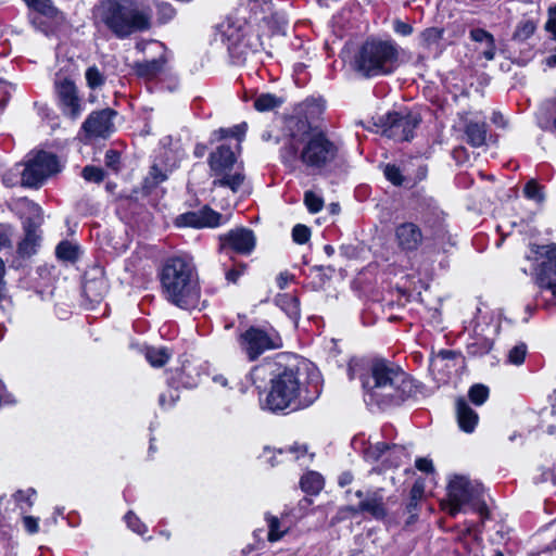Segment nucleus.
<instances>
[{
    "label": "nucleus",
    "mask_w": 556,
    "mask_h": 556,
    "mask_svg": "<svg viewBox=\"0 0 556 556\" xmlns=\"http://www.w3.org/2000/svg\"><path fill=\"white\" fill-rule=\"evenodd\" d=\"M288 129L290 138L280 150L285 165L300 162L309 173L321 174L337 161L339 144L323 130L313 128L306 118H290Z\"/></svg>",
    "instance_id": "f257e3e1"
},
{
    "label": "nucleus",
    "mask_w": 556,
    "mask_h": 556,
    "mask_svg": "<svg viewBox=\"0 0 556 556\" xmlns=\"http://www.w3.org/2000/svg\"><path fill=\"white\" fill-rule=\"evenodd\" d=\"M271 370L266 407L271 412L308 407L318 397L317 386L307 381L309 364L296 356H278Z\"/></svg>",
    "instance_id": "f03ea898"
},
{
    "label": "nucleus",
    "mask_w": 556,
    "mask_h": 556,
    "mask_svg": "<svg viewBox=\"0 0 556 556\" xmlns=\"http://www.w3.org/2000/svg\"><path fill=\"white\" fill-rule=\"evenodd\" d=\"M162 294L173 305L182 309L195 308L200 302L197 267L188 255L166 260L161 271Z\"/></svg>",
    "instance_id": "7ed1b4c3"
},
{
    "label": "nucleus",
    "mask_w": 556,
    "mask_h": 556,
    "mask_svg": "<svg viewBox=\"0 0 556 556\" xmlns=\"http://www.w3.org/2000/svg\"><path fill=\"white\" fill-rule=\"evenodd\" d=\"M363 388L368 401L380 407L399 405L416 392L414 380L401 367L386 359L371 364L370 376L364 380Z\"/></svg>",
    "instance_id": "20e7f679"
},
{
    "label": "nucleus",
    "mask_w": 556,
    "mask_h": 556,
    "mask_svg": "<svg viewBox=\"0 0 556 556\" xmlns=\"http://www.w3.org/2000/svg\"><path fill=\"white\" fill-rule=\"evenodd\" d=\"M96 17L116 38L125 39L152 26V8L148 0H101Z\"/></svg>",
    "instance_id": "39448f33"
},
{
    "label": "nucleus",
    "mask_w": 556,
    "mask_h": 556,
    "mask_svg": "<svg viewBox=\"0 0 556 556\" xmlns=\"http://www.w3.org/2000/svg\"><path fill=\"white\" fill-rule=\"evenodd\" d=\"M401 48L391 39H368L355 54L354 68L363 77L393 74L401 65Z\"/></svg>",
    "instance_id": "423d86ee"
},
{
    "label": "nucleus",
    "mask_w": 556,
    "mask_h": 556,
    "mask_svg": "<svg viewBox=\"0 0 556 556\" xmlns=\"http://www.w3.org/2000/svg\"><path fill=\"white\" fill-rule=\"evenodd\" d=\"M483 493L481 483L464 476H456L448 483V514L456 516L463 509L469 508L482 515L486 510Z\"/></svg>",
    "instance_id": "0eeeda50"
},
{
    "label": "nucleus",
    "mask_w": 556,
    "mask_h": 556,
    "mask_svg": "<svg viewBox=\"0 0 556 556\" xmlns=\"http://www.w3.org/2000/svg\"><path fill=\"white\" fill-rule=\"evenodd\" d=\"M236 164V156L230 147L222 144L208 156V165L212 175L215 177L213 187L229 188L232 192H237L242 186L245 176L242 169L231 173Z\"/></svg>",
    "instance_id": "6e6552de"
},
{
    "label": "nucleus",
    "mask_w": 556,
    "mask_h": 556,
    "mask_svg": "<svg viewBox=\"0 0 556 556\" xmlns=\"http://www.w3.org/2000/svg\"><path fill=\"white\" fill-rule=\"evenodd\" d=\"M241 352L249 361H256L263 353L282 346L279 333L273 328L251 326L238 337Z\"/></svg>",
    "instance_id": "1a4fd4ad"
},
{
    "label": "nucleus",
    "mask_w": 556,
    "mask_h": 556,
    "mask_svg": "<svg viewBox=\"0 0 556 556\" xmlns=\"http://www.w3.org/2000/svg\"><path fill=\"white\" fill-rule=\"evenodd\" d=\"M534 252L545 258L536 273L540 298L548 304L556 305V245H538Z\"/></svg>",
    "instance_id": "9d476101"
},
{
    "label": "nucleus",
    "mask_w": 556,
    "mask_h": 556,
    "mask_svg": "<svg viewBox=\"0 0 556 556\" xmlns=\"http://www.w3.org/2000/svg\"><path fill=\"white\" fill-rule=\"evenodd\" d=\"M59 170L58 157L52 153L40 151L25 163L21 173V185L39 188L48 177Z\"/></svg>",
    "instance_id": "9b49d317"
},
{
    "label": "nucleus",
    "mask_w": 556,
    "mask_h": 556,
    "mask_svg": "<svg viewBox=\"0 0 556 556\" xmlns=\"http://www.w3.org/2000/svg\"><path fill=\"white\" fill-rule=\"evenodd\" d=\"M26 208L28 215L23 222L25 237L17 247V253L22 257H29L36 253L40 241L39 228L43 222L42 210L38 204L27 202Z\"/></svg>",
    "instance_id": "f8f14e48"
},
{
    "label": "nucleus",
    "mask_w": 556,
    "mask_h": 556,
    "mask_svg": "<svg viewBox=\"0 0 556 556\" xmlns=\"http://www.w3.org/2000/svg\"><path fill=\"white\" fill-rule=\"evenodd\" d=\"M419 123L420 116L417 113H389L382 121V134L395 141H408Z\"/></svg>",
    "instance_id": "ddd939ff"
},
{
    "label": "nucleus",
    "mask_w": 556,
    "mask_h": 556,
    "mask_svg": "<svg viewBox=\"0 0 556 556\" xmlns=\"http://www.w3.org/2000/svg\"><path fill=\"white\" fill-rule=\"evenodd\" d=\"M227 220L228 218L205 205L198 211L180 214L176 218V225L178 227L216 228Z\"/></svg>",
    "instance_id": "4468645a"
},
{
    "label": "nucleus",
    "mask_w": 556,
    "mask_h": 556,
    "mask_svg": "<svg viewBox=\"0 0 556 556\" xmlns=\"http://www.w3.org/2000/svg\"><path fill=\"white\" fill-rule=\"evenodd\" d=\"M220 250H231L241 255H250L256 245L254 232L244 227L235 228L219 237Z\"/></svg>",
    "instance_id": "2eb2a0df"
},
{
    "label": "nucleus",
    "mask_w": 556,
    "mask_h": 556,
    "mask_svg": "<svg viewBox=\"0 0 556 556\" xmlns=\"http://www.w3.org/2000/svg\"><path fill=\"white\" fill-rule=\"evenodd\" d=\"M55 90L63 114L72 119H77L83 112V103L75 84L70 79H63L55 83Z\"/></svg>",
    "instance_id": "dca6fc26"
},
{
    "label": "nucleus",
    "mask_w": 556,
    "mask_h": 556,
    "mask_svg": "<svg viewBox=\"0 0 556 556\" xmlns=\"http://www.w3.org/2000/svg\"><path fill=\"white\" fill-rule=\"evenodd\" d=\"M421 228L413 222H403L394 228V240L397 249L406 254L416 252L424 242Z\"/></svg>",
    "instance_id": "f3484780"
},
{
    "label": "nucleus",
    "mask_w": 556,
    "mask_h": 556,
    "mask_svg": "<svg viewBox=\"0 0 556 556\" xmlns=\"http://www.w3.org/2000/svg\"><path fill=\"white\" fill-rule=\"evenodd\" d=\"M355 495L361 501L356 507L349 508L353 514L366 513L376 519H383L387 516L382 490L368 491L366 493L358 490Z\"/></svg>",
    "instance_id": "a211bd4d"
},
{
    "label": "nucleus",
    "mask_w": 556,
    "mask_h": 556,
    "mask_svg": "<svg viewBox=\"0 0 556 556\" xmlns=\"http://www.w3.org/2000/svg\"><path fill=\"white\" fill-rule=\"evenodd\" d=\"M115 111L104 109L92 112L83 124V129L88 137H106L113 131L112 118Z\"/></svg>",
    "instance_id": "6ab92c4d"
},
{
    "label": "nucleus",
    "mask_w": 556,
    "mask_h": 556,
    "mask_svg": "<svg viewBox=\"0 0 556 556\" xmlns=\"http://www.w3.org/2000/svg\"><path fill=\"white\" fill-rule=\"evenodd\" d=\"M463 364L462 355L453 350H441L430 359V370L438 375V380H446L453 370Z\"/></svg>",
    "instance_id": "aec40b11"
},
{
    "label": "nucleus",
    "mask_w": 556,
    "mask_h": 556,
    "mask_svg": "<svg viewBox=\"0 0 556 556\" xmlns=\"http://www.w3.org/2000/svg\"><path fill=\"white\" fill-rule=\"evenodd\" d=\"M469 38L479 45L477 51H479L486 61L494 60L496 55V45L494 36L491 33L483 28H472L469 31Z\"/></svg>",
    "instance_id": "412c9836"
},
{
    "label": "nucleus",
    "mask_w": 556,
    "mask_h": 556,
    "mask_svg": "<svg viewBox=\"0 0 556 556\" xmlns=\"http://www.w3.org/2000/svg\"><path fill=\"white\" fill-rule=\"evenodd\" d=\"M455 410L460 430L471 433L478 424V414L470 407L464 397H458L456 400Z\"/></svg>",
    "instance_id": "4be33fe9"
},
{
    "label": "nucleus",
    "mask_w": 556,
    "mask_h": 556,
    "mask_svg": "<svg viewBox=\"0 0 556 556\" xmlns=\"http://www.w3.org/2000/svg\"><path fill=\"white\" fill-rule=\"evenodd\" d=\"M464 132L467 143L473 148H479L485 144L488 125L483 121H466Z\"/></svg>",
    "instance_id": "5701e85b"
},
{
    "label": "nucleus",
    "mask_w": 556,
    "mask_h": 556,
    "mask_svg": "<svg viewBox=\"0 0 556 556\" xmlns=\"http://www.w3.org/2000/svg\"><path fill=\"white\" fill-rule=\"evenodd\" d=\"M387 452H390L397 458V460L394 463L395 466H399L402 456L408 457V454L404 446H400L396 444L389 445L388 443L384 442H378L375 445L367 448L365 452V456L367 459L376 462L379 460L382 457V455Z\"/></svg>",
    "instance_id": "b1692460"
},
{
    "label": "nucleus",
    "mask_w": 556,
    "mask_h": 556,
    "mask_svg": "<svg viewBox=\"0 0 556 556\" xmlns=\"http://www.w3.org/2000/svg\"><path fill=\"white\" fill-rule=\"evenodd\" d=\"M276 305L286 313V315L294 323L298 324L301 317L300 301L296 296L289 293H281L275 298Z\"/></svg>",
    "instance_id": "393cba45"
},
{
    "label": "nucleus",
    "mask_w": 556,
    "mask_h": 556,
    "mask_svg": "<svg viewBox=\"0 0 556 556\" xmlns=\"http://www.w3.org/2000/svg\"><path fill=\"white\" fill-rule=\"evenodd\" d=\"M164 63L165 61L162 58L153 59L150 61L138 62L135 64L134 68L139 77L152 79L162 72Z\"/></svg>",
    "instance_id": "a878e982"
},
{
    "label": "nucleus",
    "mask_w": 556,
    "mask_h": 556,
    "mask_svg": "<svg viewBox=\"0 0 556 556\" xmlns=\"http://www.w3.org/2000/svg\"><path fill=\"white\" fill-rule=\"evenodd\" d=\"M300 486L303 492L315 495L324 488V479L318 472L309 471L302 476Z\"/></svg>",
    "instance_id": "bb28decb"
},
{
    "label": "nucleus",
    "mask_w": 556,
    "mask_h": 556,
    "mask_svg": "<svg viewBox=\"0 0 556 556\" xmlns=\"http://www.w3.org/2000/svg\"><path fill=\"white\" fill-rule=\"evenodd\" d=\"M80 249L78 244L70 241H61L55 249V255L60 261L74 263L79 258Z\"/></svg>",
    "instance_id": "cd10ccee"
},
{
    "label": "nucleus",
    "mask_w": 556,
    "mask_h": 556,
    "mask_svg": "<svg viewBox=\"0 0 556 556\" xmlns=\"http://www.w3.org/2000/svg\"><path fill=\"white\" fill-rule=\"evenodd\" d=\"M282 99L273 93H261L254 99L253 106L258 112H268L279 108Z\"/></svg>",
    "instance_id": "c85d7f7f"
},
{
    "label": "nucleus",
    "mask_w": 556,
    "mask_h": 556,
    "mask_svg": "<svg viewBox=\"0 0 556 556\" xmlns=\"http://www.w3.org/2000/svg\"><path fill=\"white\" fill-rule=\"evenodd\" d=\"M27 4V7L39 14L56 20L60 12L59 10L53 5L51 0H24Z\"/></svg>",
    "instance_id": "c756f323"
},
{
    "label": "nucleus",
    "mask_w": 556,
    "mask_h": 556,
    "mask_svg": "<svg viewBox=\"0 0 556 556\" xmlns=\"http://www.w3.org/2000/svg\"><path fill=\"white\" fill-rule=\"evenodd\" d=\"M277 454L280 456H286V460L301 462V465L306 464V460L309 462L313 457V454L307 455V448L304 445H292L287 450L280 448L277 451Z\"/></svg>",
    "instance_id": "7c9ffc66"
},
{
    "label": "nucleus",
    "mask_w": 556,
    "mask_h": 556,
    "mask_svg": "<svg viewBox=\"0 0 556 556\" xmlns=\"http://www.w3.org/2000/svg\"><path fill=\"white\" fill-rule=\"evenodd\" d=\"M493 341L485 337H476L467 344V353L471 356H482L491 351Z\"/></svg>",
    "instance_id": "2f4dec72"
},
{
    "label": "nucleus",
    "mask_w": 556,
    "mask_h": 556,
    "mask_svg": "<svg viewBox=\"0 0 556 556\" xmlns=\"http://www.w3.org/2000/svg\"><path fill=\"white\" fill-rule=\"evenodd\" d=\"M170 357V353L166 348H148L146 350V358L153 367L164 366Z\"/></svg>",
    "instance_id": "473e14b6"
},
{
    "label": "nucleus",
    "mask_w": 556,
    "mask_h": 556,
    "mask_svg": "<svg viewBox=\"0 0 556 556\" xmlns=\"http://www.w3.org/2000/svg\"><path fill=\"white\" fill-rule=\"evenodd\" d=\"M443 36V29L438 27L426 28L420 34L421 46L426 49L438 47Z\"/></svg>",
    "instance_id": "72a5a7b5"
},
{
    "label": "nucleus",
    "mask_w": 556,
    "mask_h": 556,
    "mask_svg": "<svg viewBox=\"0 0 556 556\" xmlns=\"http://www.w3.org/2000/svg\"><path fill=\"white\" fill-rule=\"evenodd\" d=\"M105 292L103 280H90L84 285V294L92 302H99Z\"/></svg>",
    "instance_id": "f704fd0d"
},
{
    "label": "nucleus",
    "mask_w": 556,
    "mask_h": 556,
    "mask_svg": "<svg viewBox=\"0 0 556 556\" xmlns=\"http://www.w3.org/2000/svg\"><path fill=\"white\" fill-rule=\"evenodd\" d=\"M267 525H268V533L267 539L270 542H276L280 540L283 534L287 532V528L281 526L280 520L275 517L270 516L269 514L265 517Z\"/></svg>",
    "instance_id": "c9c22d12"
},
{
    "label": "nucleus",
    "mask_w": 556,
    "mask_h": 556,
    "mask_svg": "<svg viewBox=\"0 0 556 556\" xmlns=\"http://www.w3.org/2000/svg\"><path fill=\"white\" fill-rule=\"evenodd\" d=\"M87 85L91 89L100 88L105 83L104 75L99 71L97 66H90L85 73Z\"/></svg>",
    "instance_id": "e433bc0d"
},
{
    "label": "nucleus",
    "mask_w": 556,
    "mask_h": 556,
    "mask_svg": "<svg viewBox=\"0 0 556 556\" xmlns=\"http://www.w3.org/2000/svg\"><path fill=\"white\" fill-rule=\"evenodd\" d=\"M534 30L535 24L532 21H521L516 27V30L514 33V39L520 41L527 40L530 36L533 35Z\"/></svg>",
    "instance_id": "4c0bfd02"
},
{
    "label": "nucleus",
    "mask_w": 556,
    "mask_h": 556,
    "mask_svg": "<svg viewBox=\"0 0 556 556\" xmlns=\"http://www.w3.org/2000/svg\"><path fill=\"white\" fill-rule=\"evenodd\" d=\"M425 493V485L420 481H416L409 492V503L407 504L408 513L416 510L418 501L421 500Z\"/></svg>",
    "instance_id": "58836bf2"
},
{
    "label": "nucleus",
    "mask_w": 556,
    "mask_h": 556,
    "mask_svg": "<svg viewBox=\"0 0 556 556\" xmlns=\"http://www.w3.org/2000/svg\"><path fill=\"white\" fill-rule=\"evenodd\" d=\"M470 401L476 405H482L489 397V389L483 384H475L468 392Z\"/></svg>",
    "instance_id": "ea45409f"
},
{
    "label": "nucleus",
    "mask_w": 556,
    "mask_h": 556,
    "mask_svg": "<svg viewBox=\"0 0 556 556\" xmlns=\"http://www.w3.org/2000/svg\"><path fill=\"white\" fill-rule=\"evenodd\" d=\"M154 5L157 9V20L161 24H165L174 18L176 10L173 8L172 4L167 2L154 1Z\"/></svg>",
    "instance_id": "a19ab883"
},
{
    "label": "nucleus",
    "mask_w": 556,
    "mask_h": 556,
    "mask_svg": "<svg viewBox=\"0 0 556 556\" xmlns=\"http://www.w3.org/2000/svg\"><path fill=\"white\" fill-rule=\"evenodd\" d=\"M525 195L533 201L543 202L544 194L542 191V186H540L535 180H530L526 184L523 188Z\"/></svg>",
    "instance_id": "79ce46f5"
},
{
    "label": "nucleus",
    "mask_w": 556,
    "mask_h": 556,
    "mask_svg": "<svg viewBox=\"0 0 556 556\" xmlns=\"http://www.w3.org/2000/svg\"><path fill=\"white\" fill-rule=\"evenodd\" d=\"M81 176L86 181L99 184L103 181L105 175L102 168L88 165L83 168Z\"/></svg>",
    "instance_id": "37998d69"
},
{
    "label": "nucleus",
    "mask_w": 556,
    "mask_h": 556,
    "mask_svg": "<svg viewBox=\"0 0 556 556\" xmlns=\"http://www.w3.org/2000/svg\"><path fill=\"white\" fill-rule=\"evenodd\" d=\"M386 178L394 186H401L404 181V176L400 167L394 164H387L383 169Z\"/></svg>",
    "instance_id": "c03bdc74"
},
{
    "label": "nucleus",
    "mask_w": 556,
    "mask_h": 556,
    "mask_svg": "<svg viewBox=\"0 0 556 556\" xmlns=\"http://www.w3.org/2000/svg\"><path fill=\"white\" fill-rule=\"evenodd\" d=\"M311 238V229L303 225L296 224L292 229V239L298 244L306 243Z\"/></svg>",
    "instance_id": "a18cd8bd"
},
{
    "label": "nucleus",
    "mask_w": 556,
    "mask_h": 556,
    "mask_svg": "<svg viewBox=\"0 0 556 556\" xmlns=\"http://www.w3.org/2000/svg\"><path fill=\"white\" fill-rule=\"evenodd\" d=\"M304 203L311 213H317L323 208L324 201L313 191H306L304 194Z\"/></svg>",
    "instance_id": "49530a36"
},
{
    "label": "nucleus",
    "mask_w": 556,
    "mask_h": 556,
    "mask_svg": "<svg viewBox=\"0 0 556 556\" xmlns=\"http://www.w3.org/2000/svg\"><path fill=\"white\" fill-rule=\"evenodd\" d=\"M527 354L526 344L521 343L514 346L508 353V362L513 365H521Z\"/></svg>",
    "instance_id": "de8ad7c7"
},
{
    "label": "nucleus",
    "mask_w": 556,
    "mask_h": 556,
    "mask_svg": "<svg viewBox=\"0 0 556 556\" xmlns=\"http://www.w3.org/2000/svg\"><path fill=\"white\" fill-rule=\"evenodd\" d=\"M126 523L128 528L138 533L144 534L147 532V526L140 521V519L132 513L128 511L125 516Z\"/></svg>",
    "instance_id": "09e8293b"
},
{
    "label": "nucleus",
    "mask_w": 556,
    "mask_h": 556,
    "mask_svg": "<svg viewBox=\"0 0 556 556\" xmlns=\"http://www.w3.org/2000/svg\"><path fill=\"white\" fill-rule=\"evenodd\" d=\"M178 399L179 394L177 390L168 389L166 392L160 394L159 404L162 408H169L176 403Z\"/></svg>",
    "instance_id": "8fccbe9b"
},
{
    "label": "nucleus",
    "mask_w": 556,
    "mask_h": 556,
    "mask_svg": "<svg viewBox=\"0 0 556 556\" xmlns=\"http://www.w3.org/2000/svg\"><path fill=\"white\" fill-rule=\"evenodd\" d=\"M247 265L243 263L235 264L232 268L225 271V278L229 283H237L238 279L245 271Z\"/></svg>",
    "instance_id": "3c124183"
},
{
    "label": "nucleus",
    "mask_w": 556,
    "mask_h": 556,
    "mask_svg": "<svg viewBox=\"0 0 556 556\" xmlns=\"http://www.w3.org/2000/svg\"><path fill=\"white\" fill-rule=\"evenodd\" d=\"M106 167L117 172L121 163V155L116 150H108L104 156Z\"/></svg>",
    "instance_id": "603ef678"
},
{
    "label": "nucleus",
    "mask_w": 556,
    "mask_h": 556,
    "mask_svg": "<svg viewBox=\"0 0 556 556\" xmlns=\"http://www.w3.org/2000/svg\"><path fill=\"white\" fill-rule=\"evenodd\" d=\"M11 228L5 225H0V251L12 248Z\"/></svg>",
    "instance_id": "864d4df0"
},
{
    "label": "nucleus",
    "mask_w": 556,
    "mask_h": 556,
    "mask_svg": "<svg viewBox=\"0 0 556 556\" xmlns=\"http://www.w3.org/2000/svg\"><path fill=\"white\" fill-rule=\"evenodd\" d=\"M393 30L403 37L410 36L414 31L413 26L396 18L393 21Z\"/></svg>",
    "instance_id": "5fc2aeb1"
},
{
    "label": "nucleus",
    "mask_w": 556,
    "mask_h": 556,
    "mask_svg": "<svg viewBox=\"0 0 556 556\" xmlns=\"http://www.w3.org/2000/svg\"><path fill=\"white\" fill-rule=\"evenodd\" d=\"M22 170L18 167L15 170H8L2 175V181L7 187H13L18 184V176H21Z\"/></svg>",
    "instance_id": "6e6d98bb"
},
{
    "label": "nucleus",
    "mask_w": 556,
    "mask_h": 556,
    "mask_svg": "<svg viewBox=\"0 0 556 556\" xmlns=\"http://www.w3.org/2000/svg\"><path fill=\"white\" fill-rule=\"evenodd\" d=\"M23 523H24L26 531L30 534H34V533L38 532V530H39V525H38L37 518H34L31 516H26L23 519Z\"/></svg>",
    "instance_id": "4d7b16f0"
},
{
    "label": "nucleus",
    "mask_w": 556,
    "mask_h": 556,
    "mask_svg": "<svg viewBox=\"0 0 556 556\" xmlns=\"http://www.w3.org/2000/svg\"><path fill=\"white\" fill-rule=\"evenodd\" d=\"M150 177L153 180V185H159L167 178V176L156 165L151 167Z\"/></svg>",
    "instance_id": "13d9d810"
},
{
    "label": "nucleus",
    "mask_w": 556,
    "mask_h": 556,
    "mask_svg": "<svg viewBox=\"0 0 556 556\" xmlns=\"http://www.w3.org/2000/svg\"><path fill=\"white\" fill-rule=\"evenodd\" d=\"M415 466L418 470L424 472H431L433 471V464L431 459L428 458H417L415 462Z\"/></svg>",
    "instance_id": "bf43d9fd"
},
{
    "label": "nucleus",
    "mask_w": 556,
    "mask_h": 556,
    "mask_svg": "<svg viewBox=\"0 0 556 556\" xmlns=\"http://www.w3.org/2000/svg\"><path fill=\"white\" fill-rule=\"evenodd\" d=\"M293 278L294 276L288 271L280 273L276 278L278 288L283 290Z\"/></svg>",
    "instance_id": "052dcab7"
},
{
    "label": "nucleus",
    "mask_w": 556,
    "mask_h": 556,
    "mask_svg": "<svg viewBox=\"0 0 556 556\" xmlns=\"http://www.w3.org/2000/svg\"><path fill=\"white\" fill-rule=\"evenodd\" d=\"M353 481V475L349 471H345V472H342L340 476H339V479H338V483L340 486H346L348 484H350L351 482Z\"/></svg>",
    "instance_id": "680f3d73"
},
{
    "label": "nucleus",
    "mask_w": 556,
    "mask_h": 556,
    "mask_svg": "<svg viewBox=\"0 0 556 556\" xmlns=\"http://www.w3.org/2000/svg\"><path fill=\"white\" fill-rule=\"evenodd\" d=\"M35 494V490L34 489H28L26 492L24 491H17L15 494H14V497L17 502L20 501H28L29 497L31 495Z\"/></svg>",
    "instance_id": "e2e57ef3"
},
{
    "label": "nucleus",
    "mask_w": 556,
    "mask_h": 556,
    "mask_svg": "<svg viewBox=\"0 0 556 556\" xmlns=\"http://www.w3.org/2000/svg\"><path fill=\"white\" fill-rule=\"evenodd\" d=\"M492 122L500 127H505L506 122L504 119V116L501 112H494L492 114Z\"/></svg>",
    "instance_id": "0e129e2a"
},
{
    "label": "nucleus",
    "mask_w": 556,
    "mask_h": 556,
    "mask_svg": "<svg viewBox=\"0 0 556 556\" xmlns=\"http://www.w3.org/2000/svg\"><path fill=\"white\" fill-rule=\"evenodd\" d=\"M4 273H5L4 262L2 258H0V299L2 298V294L4 291V280H3Z\"/></svg>",
    "instance_id": "69168bd1"
},
{
    "label": "nucleus",
    "mask_w": 556,
    "mask_h": 556,
    "mask_svg": "<svg viewBox=\"0 0 556 556\" xmlns=\"http://www.w3.org/2000/svg\"><path fill=\"white\" fill-rule=\"evenodd\" d=\"M214 381L222 384L223 387H226L228 384V380L226 377L219 375L214 377Z\"/></svg>",
    "instance_id": "338daca9"
},
{
    "label": "nucleus",
    "mask_w": 556,
    "mask_h": 556,
    "mask_svg": "<svg viewBox=\"0 0 556 556\" xmlns=\"http://www.w3.org/2000/svg\"><path fill=\"white\" fill-rule=\"evenodd\" d=\"M546 64H547L549 67H554V66H556V54L548 56V58L546 59Z\"/></svg>",
    "instance_id": "774afa93"
}]
</instances>
